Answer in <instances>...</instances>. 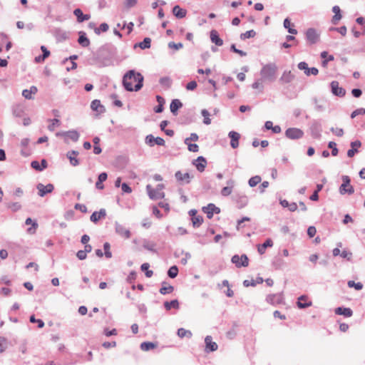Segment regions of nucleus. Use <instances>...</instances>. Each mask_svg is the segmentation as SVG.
I'll return each mask as SVG.
<instances>
[{"label": "nucleus", "mask_w": 365, "mask_h": 365, "mask_svg": "<svg viewBox=\"0 0 365 365\" xmlns=\"http://www.w3.org/2000/svg\"><path fill=\"white\" fill-rule=\"evenodd\" d=\"M182 107V103L178 99L173 100L170 106V111L173 115H176L178 110Z\"/></svg>", "instance_id": "72a5a7b5"}, {"label": "nucleus", "mask_w": 365, "mask_h": 365, "mask_svg": "<svg viewBox=\"0 0 365 365\" xmlns=\"http://www.w3.org/2000/svg\"><path fill=\"white\" fill-rule=\"evenodd\" d=\"M178 336L180 338H183V337L191 338L192 334V332L190 331L186 330V329H185L183 328H180L178 330Z\"/></svg>", "instance_id": "a18cd8bd"}, {"label": "nucleus", "mask_w": 365, "mask_h": 365, "mask_svg": "<svg viewBox=\"0 0 365 365\" xmlns=\"http://www.w3.org/2000/svg\"><path fill=\"white\" fill-rule=\"evenodd\" d=\"M117 53V49L112 45L102 46L98 51L95 58L99 67L109 66L113 64V59Z\"/></svg>", "instance_id": "f257e3e1"}, {"label": "nucleus", "mask_w": 365, "mask_h": 365, "mask_svg": "<svg viewBox=\"0 0 365 365\" xmlns=\"http://www.w3.org/2000/svg\"><path fill=\"white\" fill-rule=\"evenodd\" d=\"M78 35V43L82 47H88L90 45V40L87 38L86 34L84 31H79Z\"/></svg>", "instance_id": "c85d7f7f"}, {"label": "nucleus", "mask_w": 365, "mask_h": 365, "mask_svg": "<svg viewBox=\"0 0 365 365\" xmlns=\"http://www.w3.org/2000/svg\"><path fill=\"white\" fill-rule=\"evenodd\" d=\"M361 143L359 140H355L351 143V148L347 151V155L349 158H352L355 153H358L357 148L361 146Z\"/></svg>", "instance_id": "473e14b6"}, {"label": "nucleus", "mask_w": 365, "mask_h": 365, "mask_svg": "<svg viewBox=\"0 0 365 365\" xmlns=\"http://www.w3.org/2000/svg\"><path fill=\"white\" fill-rule=\"evenodd\" d=\"M263 81L261 80V78L257 79L255 82H254L252 85V88L254 89H260L261 91L263 90V85H262Z\"/></svg>", "instance_id": "052dcab7"}, {"label": "nucleus", "mask_w": 365, "mask_h": 365, "mask_svg": "<svg viewBox=\"0 0 365 365\" xmlns=\"http://www.w3.org/2000/svg\"><path fill=\"white\" fill-rule=\"evenodd\" d=\"M267 302L272 304H278L282 302V296L280 294H269L267 297Z\"/></svg>", "instance_id": "cd10ccee"}, {"label": "nucleus", "mask_w": 365, "mask_h": 365, "mask_svg": "<svg viewBox=\"0 0 365 365\" xmlns=\"http://www.w3.org/2000/svg\"><path fill=\"white\" fill-rule=\"evenodd\" d=\"M174 287L171 285H168L166 282H162V287L160 289V293L161 294H166L173 292Z\"/></svg>", "instance_id": "ea45409f"}, {"label": "nucleus", "mask_w": 365, "mask_h": 365, "mask_svg": "<svg viewBox=\"0 0 365 365\" xmlns=\"http://www.w3.org/2000/svg\"><path fill=\"white\" fill-rule=\"evenodd\" d=\"M143 247L144 249L149 250L153 252H156L155 247L156 244L152 241L148 240H143Z\"/></svg>", "instance_id": "58836bf2"}, {"label": "nucleus", "mask_w": 365, "mask_h": 365, "mask_svg": "<svg viewBox=\"0 0 365 365\" xmlns=\"http://www.w3.org/2000/svg\"><path fill=\"white\" fill-rule=\"evenodd\" d=\"M164 307L167 310H170L172 307L175 309L179 308V302L177 299L171 300L170 302H165Z\"/></svg>", "instance_id": "c03bdc74"}, {"label": "nucleus", "mask_w": 365, "mask_h": 365, "mask_svg": "<svg viewBox=\"0 0 365 365\" xmlns=\"http://www.w3.org/2000/svg\"><path fill=\"white\" fill-rule=\"evenodd\" d=\"M115 232L122 237L125 239L130 237L131 234L130 230L118 222L115 223Z\"/></svg>", "instance_id": "f8f14e48"}, {"label": "nucleus", "mask_w": 365, "mask_h": 365, "mask_svg": "<svg viewBox=\"0 0 365 365\" xmlns=\"http://www.w3.org/2000/svg\"><path fill=\"white\" fill-rule=\"evenodd\" d=\"M137 0H125L124 6L126 9H130L137 4Z\"/></svg>", "instance_id": "680f3d73"}, {"label": "nucleus", "mask_w": 365, "mask_h": 365, "mask_svg": "<svg viewBox=\"0 0 365 365\" xmlns=\"http://www.w3.org/2000/svg\"><path fill=\"white\" fill-rule=\"evenodd\" d=\"M165 187L163 184L157 185L156 187L153 189L150 185L146 186V190L149 197L152 200L163 199L165 197V193L162 191Z\"/></svg>", "instance_id": "20e7f679"}, {"label": "nucleus", "mask_w": 365, "mask_h": 365, "mask_svg": "<svg viewBox=\"0 0 365 365\" xmlns=\"http://www.w3.org/2000/svg\"><path fill=\"white\" fill-rule=\"evenodd\" d=\"M256 35V32L254 30H250L245 33L240 34V39L245 40L246 38H253Z\"/></svg>", "instance_id": "5fc2aeb1"}, {"label": "nucleus", "mask_w": 365, "mask_h": 365, "mask_svg": "<svg viewBox=\"0 0 365 365\" xmlns=\"http://www.w3.org/2000/svg\"><path fill=\"white\" fill-rule=\"evenodd\" d=\"M297 67L299 70L304 71V74L307 76L310 75L317 76L319 73V70L317 68H309L308 64L304 61L299 62Z\"/></svg>", "instance_id": "1a4fd4ad"}, {"label": "nucleus", "mask_w": 365, "mask_h": 365, "mask_svg": "<svg viewBox=\"0 0 365 365\" xmlns=\"http://www.w3.org/2000/svg\"><path fill=\"white\" fill-rule=\"evenodd\" d=\"M31 166L36 170L42 171L43 169L47 168L48 163L45 159H42L41 164L37 160H34L31 162Z\"/></svg>", "instance_id": "bb28decb"}, {"label": "nucleus", "mask_w": 365, "mask_h": 365, "mask_svg": "<svg viewBox=\"0 0 365 365\" xmlns=\"http://www.w3.org/2000/svg\"><path fill=\"white\" fill-rule=\"evenodd\" d=\"M159 83L163 87L170 88L172 85V80L168 76H164L160 78Z\"/></svg>", "instance_id": "79ce46f5"}, {"label": "nucleus", "mask_w": 365, "mask_h": 365, "mask_svg": "<svg viewBox=\"0 0 365 365\" xmlns=\"http://www.w3.org/2000/svg\"><path fill=\"white\" fill-rule=\"evenodd\" d=\"M109 29V26H108V24H106V23H102L99 27L98 28H95V33L97 34V35H99L101 34V31L103 32H106Z\"/></svg>", "instance_id": "864d4df0"}, {"label": "nucleus", "mask_w": 365, "mask_h": 365, "mask_svg": "<svg viewBox=\"0 0 365 365\" xmlns=\"http://www.w3.org/2000/svg\"><path fill=\"white\" fill-rule=\"evenodd\" d=\"M155 347H157V344L150 341H145L140 344V349L144 351H150Z\"/></svg>", "instance_id": "37998d69"}, {"label": "nucleus", "mask_w": 365, "mask_h": 365, "mask_svg": "<svg viewBox=\"0 0 365 365\" xmlns=\"http://www.w3.org/2000/svg\"><path fill=\"white\" fill-rule=\"evenodd\" d=\"M328 147L331 149V155L333 156H336L337 154H338L339 150H338V149L336 148V143H334L333 141H330L329 143V144H328Z\"/></svg>", "instance_id": "13d9d810"}, {"label": "nucleus", "mask_w": 365, "mask_h": 365, "mask_svg": "<svg viewBox=\"0 0 365 365\" xmlns=\"http://www.w3.org/2000/svg\"><path fill=\"white\" fill-rule=\"evenodd\" d=\"M175 177L178 181L183 182L186 184H188L193 178V176L190 175L188 173H182L181 171H177L175 174Z\"/></svg>", "instance_id": "6ab92c4d"}, {"label": "nucleus", "mask_w": 365, "mask_h": 365, "mask_svg": "<svg viewBox=\"0 0 365 365\" xmlns=\"http://www.w3.org/2000/svg\"><path fill=\"white\" fill-rule=\"evenodd\" d=\"M335 314L339 315H343L346 317H350L352 316L353 312L350 308L339 307L335 309Z\"/></svg>", "instance_id": "7c9ffc66"}, {"label": "nucleus", "mask_w": 365, "mask_h": 365, "mask_svg": "<svg viewBox=\"0 0 365 365\" xmlns=\"http://www.w3.org/2000/svg\"><path fill=\"white\" fill-rule=\"evenodd\" d=\"M278 67L275 63H269L260 70L261 80L264 82H274L277 78Z\"/></svg>", "instance_id": "7ed1b4c3"}, {"label": "nucleus", "mask_w": 365, "mask_h": 365, "mask_svg": "<svg viewBox=\"0 0 365 365\" xmlns=\"http://www.w3.org/2000/svg\"><path fill=\"white\" fill-rule=\"evenodd\" d=\"M183 47V44L182 43H175V42H169L168 43V48H174L175 50H178L180 48H182Z\"/></svg>", "instance_id": "e2e57ef3"}, {"label": "nucleus", "mask_w": 365, "mask_h": 365, "mask_svg": "<svg viewBox=\"0 0 365 365\" xmlns=\"http://www.w3.org/2000/svg\"><path fill=\"white\" fill-rule=\"evenodd\" d=\"M198 140V135L193 133L190 134V136L189 138H187L185 139L184 143L185 144H188V142L190 141H197Z\"/></svg>", "instance_id": "69168bd1"}, {"label": "nucleus", "mask_w": 365, "mask_h": 365, "mask_svg": "<svg viewBox=\"0 0 365 365\" xmlns=\"http://www.w3.org/2000/svg\"><path fill=\"white\" fill-rule=\"evenodd\" d=\"M36 189L38 190V195L40 197H44L46 195L51 193L54 190V186L53 184L48 183L46 185H44L42 183H38L36 185Z\"/></svg>", "instance_id": "9d476101"}, {"label": "nucleus", "mask_w": 365, "mask_h": 365, "mask_svg": "<svg viewBox=\"0 0 365 365\" xmlns=\"http://www.w3.org/2000/svg\"><path fill=\"white\" fill-rule=\"evenodd\" d=\"M56 135L57 137H64L65 143H68V138H70L73 142H77L79 139V133L75 130H71L68 131H62L56 133Z\"/></svg>", "instance_id": "423d86ee"}, {"label": "nucleus", "mask_w": 365, "mask_h": 365, "mask_svg": "<svg viewBox=\"0 0 365 365\" xmlns=\"http://www.w3.org/2000/svg\"><path fill=\"white\" fill-rule=\"evenodd\" d=\"M273 246V242L271 239L268 238L266 240V241L258 246L257 251L260 255H262L264 253L265 250L267 247H271Z\"/></svg>", "instance_id": "f704fd0d"}, {"label": "nucleus", "mask_w": 365, "mask_h": 365, "mask_svg": "<svg viewBox=\"0 0 365 365\" xmlns=\"http://www.w3.org/2000/svg\"><path fill=\"white\" fill-rule=\"evenodd\" d=\"M308 297L306 295H302L298 298L297 302V307L299 309H305L312 306V303L311 301H307Z\"/></svg>", "instance_id": "412c9836"}, {"label": "nucleus", "mask_w": 365, "mask_h": 365, "mask_svg": "<svg viewBox=\"0 0 365 365\" xmlns=\"http://www.w3.org/2000/svg\"><path fill=\"white\" fill-rule=\"evenodd\" d=\"M25 224L29 225H31V227L27 230V232L30 234H34L38 227V224L36 222H33L30 217L26 220Z\"/></svg>", "instance_id": "a19ab883"}, {"label": "nucleus", "mask_w": 365, "mask_h": 365, "mask_svg": "<svg viewBox=\"0 0 365 365\" xmlns=\"http://www.w3.org/2000/svg\"><path fill=\"white\" fill-rule=\"evenodd\" d=\"M210 40L217 46L223 45V40L220 38L219 34L216 30H212L210 31Z\"/></svg>", "instance_id": "393cba45"}, {"label": "nucleus", "mask_w": 365, "mask_h": 365, "mask_svg": "<svg viewBox=\"0 0 365 365\" xmlns=\"http://www.w3.org/2000/svg\"><path fill=\"white\" fill-rule=\"evenodd\" d=\"M192 164L196 167L199 172H203L207 165V160L204 157L199 156L193 161Z\"/></svg>", "instance_id": "aec40b11"}, {"label": "nucleus", "mask_w": 365, "mask_h": 365, "mask_svg": "<svg viewBox=\"0 0 365 365\" xmlns=\"http://www.w3.org/2000/svg\"><path fill=\"white\" fill-rule=\"evenodd\" d=\"M78 155V152L76 150H70L66 153V157L69 159L70 163L73 166H77L79 164L78 160L76 158Z\"/></svg>", "instance_id": "a878e982"}, {"label": "nucleus", "mask_w": 365, "mask_h": 365, "mask_svg": "<svg viewBox=\"0 0 365 365\" xmlns=\"http://www.w3.org/2000/svg\"><path fill=\"white\" fill-rule=\"evenodd\" d=\"M91 108L92 110L97 111L100 113H103L105 110L104 107L101 104V101L99 100H93L91 102Z\"/></svg>", "instance_id": "4c0bfd02"}, {"label": "nucleus", "mask_w": 365, "mask_h": 365, "mask_svg": "<svg viewBox=\"0 0 365 365\" xmlns=\"http://www.w3.org/2000/svg\"><path fill=\"white\" fill-rule=\"evenodd\" d=\"M143 76L134 70L128 71L123 78V85L128 91H138L141 89L143 84Z\"/></svg>", "instance_id": "f03ea898"}, {"label": "nucleus", "mask_w": 365, "mask_h": 365, "mask_svg": "<svg viewBox=\"0 0 365 365\" xmlns=\"http://www.w3.org/2000/svg\"><path fill=\"white\" fill-rule=\"evenodd\" d=\"M331 91L333 95L338 97H344L346 94V90L342 87L339 86V82L336 81H333L330 83Z\"/></svg>", "instance_id": "9b49d317"}, {"label": "nucleus", "mask_w": 365, "mask_h": 365, "mask_svg": "<svg viewBox=\"0 0 365 365\" xmlns=\"http://www.w3.org/2000/svg\"><path fill=\"white\" fill-rule=\"evenodd\" d=\"M108 175L106 173H101L98 178V181L96 183V187L98 190H103L104 186L103 185V182L107 180Z\"/></svg>", "instance_id": "e433bc0d"}, {"label": "nucleus", "mask_w": 365, "mask_h": 365, "mask_svg": "<svg viewBox=\"0 0 365 365\" xmlns=\"http://www.w3.org/2000/svg\"><path fill=\"white\" fill-rule=\"evenodd\" d=\"M201 115L204 117L203 123L205 125H210L211 123V119L210 118V113L206 109L201 110Z\"/></svg>", "instance_id": "de8ad7c7"}, {"label": "nucleus", "mask_w": 365, "mask_h": 365, "mask_svg": "<svg viewBox=\"0 0 365 365\" xmlns=\"http://www.w3.org/2000/svg\"><path fill=\"white\" fill-rule=\"evenodd\" d=\"M347 285L350 288H355L356 290H361L363 288V284L361 282L356 283L354 281H349Z\"/></svg>", "instance_id": "4d7b16f0"}, {"label": "nucleus", "mask_w": 365, "mask_h": 365, "mask_svg": "<svg viewBox=\"0 0 365 365\" xmlns=\"http://www.w3.org/2000/svg\"><path fill=\"white\" fill-rule=\"evenodd\" d=\"M206 350L208 351H214L217 349V344L212 341L211 336H207L205 339Z\"/></svg>", "instance_id": "5701e85b"}, {"label": "nucleus", "mask_w": 365, "mask_h": 365, "mask_svg": "<svg viewBox=\"0 0 365 365\" xmlns=\"http://www.w3.org/2000/svg\"><path fill=\"white\" fill-rule=\"evenodd\" d=\"M261 177L259 175H255L254 177H252L249 181L248 184L251 187H255L258 183L261 182Z\"/></svg>", "instance_id": "09e8293b"}, {"label": "nucleus", "mask_w": 365, "mask_h": 365, "mask_svg": "<svg viewBox=\"0 0 365 365\" xmlns=\"http://www.w3.org/2000/svg\"><path fill=\"white\" fill-rule=\"evenodd\" d=\"M145 143L150 147L154 146L155 144L164 145L165 140L160 137L155 138L153 135L150 134L145 137Z\"/></svg>", "instance_id": "2eb2a0df"}, {"label": "nucleus", "mask_w": 365, "mask_h": 365, "mask_svg": "<svg viewBox=\"0 0 365 365\" xmlns=\"http://www.w3.org/2000/svg\"><path fill=\"white\" fill-rule=\"evenodd\" d=\"M187 145V148H188V150L190 151V152H193V153H195V152H197L198 150H199V147L197 144H195V143H190V142H188V144H186Z\"/></svg>", "instance_id": "774afa93"}, {"label": "nucleus", "mask_w": 365, "mask_h": 365, "mask_svg": "<svg viewBox=\"0 0 365 365\" xmlns=\"http://www.w3.org/2000/svg\"><path fill=\"white\" fill-rule=\"evenodd\" d=\"M233 199L237 204L239 208L245 207L248 203V197L244 194H235L233 196Z\"/></svg>", "instance_id": "f3484780"}, {"label": "nucleus", "mask_w": 365, "mask_h": 365, "mask_svg": "<svg viewBox=\"0 0 365 365\" xmlns=\"http://www.w3.org/2000/svg\"><path fill=\"white\" fill-rule=\"evenodd\" d=\"M150 43L151 39L148 37H146L142 42L138 43V46L142 49L149 48L150 47Z\"/></svg>", "instance_id": "3c124183"}, {"label": "nucleus", "mask_w": 365, "mask_h": 365, "mask_svg": "<svg viewBox=\"0 0 365 365\" xmlns=\"http://www.w3.org/2000/svg\"><path fill=\"white\" fill-rule=\"evenodd\" d=\"M285 135L289 139L297 140L303 137L304 132L297 128H289L286 130Z\"/></svg>", "instance_id": "6e6552de"}, {"label": "nucleus", "mask_w": 365, "mask_h": 365, "mask_svg": "<svg viewBox=\"0 0 365 365\" xmlns=\"http://www.w3.org/2000/svg\"><path fill=\"white\" fill-rule=\"evenodd\" d=\"M231 262L235 264L237 267H247L249 264V259L246 255H235L232 257Z\"/></svg>", "instance_id": "0eeeda50"}, {"label": "nucleus", "mask_w": 365, "mask_h": 365, "mask_svg": "<svg viewBox=\"0 0 365 365\" xmlns=\"http://www.w3.org/2000/svg\"><path fill=\"white\" fill-rule=\"evenodd\" d=\"M332 11L334 13V16L332 17L331 22L333 24H337L339 20L341 19L342 16L341 14V9L338 6H334L332 7Z\"/></svg>", "instance_id": "2f4dec72"}, {"label": "nucleus", "mask_w": 365, "mask_h": 365, "mask_svg": "<svg viewBox=\"0 0 365 365\" xmlns=\"http://www.w3.org/2000/svg\"><path fill=\"white\" fill-rule=\"evenodd\" d=\"M342 184L339 187V192L341 195L345 193H348L349 195H351L354 192V187L350 185V178L347 175L342 176Z\"/></svg>", "instance_id": "39448f33"}, {"label": "nucleus", "mask_w": 365, "mask_h": 365, "mask_svg": "<svg viewBox=\"0 0 365 365\" xmlns=\"http://www.w3.org/2000/svg\"><path fill=\"white\" fill-rule=\"evenodd\" d=\"M234 185H235L234 180L230 179V180H227V186L224 187L221 190V195L225 197L230 195L232 192V187H234Z\"/></svg>", "instance_id": "b1692460"}, {"label": "nucleus", "mask_w": 365, "mask_h": 365, "mask_svg": "<svg viewBox=\"0 0 365 365\" xmlns=\"http://www.w3.org/2000/svg\"><path fill=\"white\" fill-rule=\"evenodd\" d=\"M306 38L311 44H314L318 41L319 34L317 32L316 29L309 28L306 31Z\"/></svg>", "instance_id": "4468645a"}, {"label": "nucleus", "mask_w": 365, "mask_h": 365, "mask_svg": "<svg viewBox=\"0 0 365 365\" xmlns=\"http://www.w3.org/2000/svg\"><path fill=\"white\" fill-rule=\"evenodd\" d=\"M103 249H104V255L106 258L110 259L112 257V252H110V245L108 242H105L103 244Z\"/></svg>", "instance_id": "6e6d98bb"}, {"label": "nucleus", "mask_w": 365, "mask_h": 365, "mask_svg": "<svg viewBox=\"0 0 365 365\" xmlns=\"http://www.w3.org/2000/svg\"><path fill=\"white\" fill-rule=\"evenodd\" d=\"M59 124H60V120L58 119H57V118H54V119L51 120V124H50L48 126V129L50 131H53L54 128H55V126L56 125H58Z\"/></svg>", "instance_id": "0e129e2a"}, {"label": "nucleus", "mask_w": 365, "mask_h": 365, "mask_svg": "<svg viewBox=\"0 0 365 365\" xmlns=\"http://www.w3.org/2000/svg\"><path fill=\"white\" fill-rule=\"evenodd\" d=\"M191 220H192V225L195 227H200L202 225V222H203V218L200 215L193 216L191 218Z\"/></svg>", "instance_id": "49530a36"}, {"label": "nucleus", "mask_w": 365, "mask_h": 365, "mask_svg": "<svg viewBox=\"0 0 365 365\" xmlns=\"http://www.w3.org/2000/svg\"><path fill=\"white\" fill-rule=\"evenodd\" d=\"M173 13L177 18L182 19L186 16L187 11L177 5L173 7Z\"/></svg>", "instance_id": "c9c22d12"}, {"label": "nucleus", "mask_w": 365, "mask_h": 365, "mask_svg": "<svg viewBox=\"0 0 365 365\" xmlns=\"http://www.w3.org/2000/svg\"><path fill=\"white\" fill-rule=\"evenodd\" d=\"M311 135L314 138H319L322 133V125L319 121L314 120L310 126Z\"/></svg>", "instance_id": "ddd939ff"}, {"label": "nucleus", "mask_w": 365, "mask_h": 365, "mask_svg": "<svg viewBox=\"0 0 365 365\" xmlns=\"http://www.w3.org/2000/svg\"><path fill=\"white\" fill-rule=\"evenodd\" d=\"M73 14L76 16L77 21L79 23L87 21L91 18L89 14H83V11L80 9H76L73 11Z\"/></svg>", "instance_id": "c756f323"}, {"label": "nucleus", "mask_w": 365, "mask_h": 365, "mask_svg": "<svg viewBox=\"0 0 365 365\" xmlns=\"http://www.w3.org/2000/svg\"><path fill=\"white\" fill-rule=\"evenodd\" d=\"M178 274V268L176 265H173L170 267V269L168 271V275L170 278H175L177 277Z\"/></svg>", "instance_id": "8fccbe9b"}, {"label": "nucleus", "mask_w": 365, "mask_h": 365, "mask_svg": "<svg viewBox=\"0 0 365 365\" xmlns=\"http://www.w3.org/2000/svg\"><path fill=\"white\" fill-rule=\"evenodd\" d=\"M202 211L207 214V218L211 219L214 213L218 214L220 212V209L214 204L210 203L207 206L202 207Z\"/></svg>", "instance_id": "dca6fc26"}, {"label": "nucleus", "mask_w": 365, "mask_h": 365, "mask_svg": "<svg viewBox=\"0 0 365 365\" xmlns=\"http://www.w3.org/2000/svg\"><path fill=\"white\" fill-rule=\"evenodd\" d=\"M6 207L11 210L12 212H16L21 208L19 202H9L6 204Z\"/></svg>", "instance_id": "603ef678"}, {"label": "nucleus", "mask_w": 365, "mask_h": 365, "mask_svg": "<svg viewBox=\"0 0 365 365\" xmlns=\"http://www.w3.org/2000/svg\"><path fill=\"white\" fill-rule=\"evenodd\" d=\"M294 75L290 71H284L279 78V82L282 83H289L294 79Z\"/></svg>", "instance_id": "4be33fe9"}, {"label": "nucleus", "mask_w": 365, "mask_h": 365, "mask_svg": "<svg viewBox=\"0 0 365 365\" xmlns=\"http://www.w3.org/2000/svg\"><path fill=\"white\" fill-rule=\"evenodd\" d=\"M228 137L230 138V145L232 148H237L239 146V140L240 138V135L237 132L235 131H230L228 133Z\"/></svg>", "instance_id": "a211bd4d"}, {"label": "nucleus", "mask_w": 365, "mask_h": 365, "mask_svg": "<svg viewBox=\"0 0 365 365\" xmlns=\"http://www.w3.org/2000/svg\"><path fill=\"white\" fill-rule=\"evenodd\" d=\"M330 130L335 134L336 136L341 137L344 135V130L342 128H331Z\"/></svg>", "instance_id": "338daca9"}, {"label": "nucleus", "mask_w": 365, "mask_h": 365, "mask_svg": "<svg viewBox=\"0 0 365 365\" xmlns=\"http://www.w3.org/2000/svg\"><path fill=\"white\" fill-rule=\"evenodd\" d=\"M29 321L31 323H37L38 328H43L44 327V322L41 319H36L34 315L30 317Z\"/></svg>", "instance_id": "bf43d9fd"}]
</instances>
